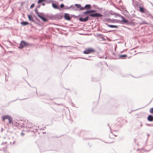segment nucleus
Segmentation results:
<instances>
[{
  "instance_id": "obj_28",
  "label": "nucleus",
  "mask_w": 153,
  "mask_h": 153,
  "mask_svg": "<svg viewBox=\"0 0 153 153\" xmlns=\"http://www.w3.org/2000/svg\"><path fill=\"white\" fill-rule=\"evenodd\" d=\"M112 15H114L115 16H118L120 17V14L119 13H117L116 12H114L113 14H111Z\"/></svg>"
},
{
  "instance_id": "obj_35",
  "label": "nucleus",
  "mask_w": 153,
  "mask_h": 153,
  "mask_svg": "<svg viewBox=\"0 0 153 153\" xmlns=\"http://www.w3.org/2000/svg\"><path fill=\"white\" fill-rule=\"evenodd\" d=\"M35 6V4L34 3L32 4L30 6V8H32Z\"/></svg>"
},
{
  "instance_id": "obj_25",
  "label": "nucleus",
  "mask_w": 153,
  "mask_h": 153,
  "mask_svg": "<svg viewBox=\"0 0 153 153\" xmlns=\"http://www.w3.org/2000/svg\"><path fill=\"white\" fill-rule=\"evenodd\" d=\"M70 9H72V10H74V11H76L78 10L75 8V6L73 5H71L70 6Z\"/></svg>"
},
{
  "instance_id": "obj_59",
  "label": "nucleus",
  "mask_w": 153,
  "mask_h": 153,
  "mask_svg": "<svg viewBox=\"0 0 153 153\" xmlns=\"http://www.w3.org/2000/svg\"><path fill=\"white\" fill-rule=\"evenodd\" d=\"M109 128H110V129H111V128L110 127V126H109Z\"/></svg>"
},
{
  "instance_id": "obj_14",
  "label": "nucleus",
  "mask_w": 153,
  "mask_h": 153,
  "mask_svg": "<svg viewBox=\"0 0 153 153\" xmlns=\"http://www.w3.org/2000/svg\"><path fill=\"white\" fill-rule=\"evenodd\" d=\"M91 7L90 4H86L84 7H82V10L85 9L87 10H90V9L91 8Z\"/></svg>"
},
{
  "instance_id": "obj_64",
  "label": "nucleus",
  "mask_w": 153,
  "mask_h": 153,
  "mask_svg": "<svg viewBox=\"0 0 153 153\" xmlns=\"http://www.w3.org/2000/svg\"><path fill=\"white\" fill-rule=\"evenodd\" d=\"M67 90H70L69 89H67Z\"/></svg>"
},
{
  "instance_id": "obj_44",
  "label": "nucleus",
  "mask_w": 153,
  "mask_h": 153,
  "mask_svg": "<svg viewBox=\"0 0 153 153\" xmlns=\"http://www.w3.org/2000/svg\"><path fill=\"white\" fill-rule=\"evenodd\" d=\"M74 16H75V15L73 14H72L71 15V16H70V17H71L72 18V17H74Z\"/></svg>"
},
{
  "instance_id": "obj_56",
  "label": "nucleus",
  "mask_w": 153,
  "mask_h": 153,
  "mask_svg": "<svg viewBox=\"0 0 153 153\" xmlns=\"http://www.w3.org/2000/svg\"><path fill=\"white\" fill-rule=\"evenodd\" d=\"M43 133H46V132H43Z\"/></svg>"
},
{
  "instance_id": "obj_50",
  "label": "nucleus",
  "mask_w": 153,
  "mask_h": 153,
  "mask_svg": "<svg viewBox=\"0 0 153 153\" xmlns=\"http://www.w3.org/2000/svg\"><path fill=\"white\" fill-rule=\"evenodd\" d=\"M113 12H110V13L111 15H112V14H113Z\"/></svg>"
},
{
  "instance_id": "obj_54",
  "label": "nucleus",
  "mask_w": 153,
  "mask_h": 153,
  "mask_svg": "<svg viewBox=\"0 0 153 153\" xmlns=\"http://www.w3.org/2000/svg\"><path fill=\"white\" fill-rule=\"evenodd\" d=\"M123 77H125L126 75H123Z\"/></svg>"
},
{
  "instance_id": "obj_41",
  "label": "nucleus",
  "mask_w": 153,
  "mask_h": 153,
  "mask_svg": "<svg viewBox=\"0 0 153 153\" xmlns=\"http://www.w3.org/2000/svg\"><path fill=\"white\" fill-rule=\"evenodd\" d=\"M132 16L133 17H135V15L134 14H132Z\"/></svg>"
},
{
  "instance_id": "obj_20",
  "label": "nucleus",
  "mask_w": 153,
  "mask_h": 153,
  "mask_svg": "<svg viewBox=\"0 0 153 153\" xmlns=\"http://www.w3.org/2000/svg\"><path fill=\"white\" fill-rule=\"evenodd\" d=\"M46 18H49L50 19L53 20V14H48L46 15L45 16Z\"/></svg>"
},
{
  "instance_id": "obj_45",
  "label": "nucleus",
  "mask_w": 153,
  "mask_h": 153,
  "mask_svg": "<svg viewBox=\"0 0 153 153\" xmlns=\"http://www.w3.org/2000/svg\"><path fill=\"white\" fill-rule=\"evenodd\" d=\"M33 22L35 24H37V23L34 20V22Z\"/></svg>"
},
{
  "instance_id": "obj_46",
  "label": "nucleus",
  "mask_w": 153,
  "mask_h": 153,
  "mask_svg": "<svg viewBox=\"0 0 153 153\" xmlns=\"http://www.w3.org/2000/svg\"><path fill=\"white\" fill-rule=\"evenodd\" d=\"M42 6H44L45 5V3H42Z\"/></svg>"
},
{
  "instance_id": "obj_4",
  "label": "nucleus",
  "mask_w": 153,
  "mask_h": 153,
  "mask_svg": "<svg viewBox=\"0 0 153 153\" xmlns=\"http://www.w3.org/2000/svg\"><path fill=\"white\" fill-rule=\"evenodd\" d=\"M2 121H4L6 119H7L9 120V123L10 124H11V123H13V118L12 117L10 116L9 115H5L4 116H2Z\"/></svg>"
},
{
  "instance_id": "obj_36",
  "label": "nucleus",
  "mask_w": 153,
  "mask_h": 153,
  "mask_svg": "<svg viewBox=\"0 0 153 153\" xmlns=\"http://www.w3.org/2000/svg\"><path fill=\"white\" fill-rule=\"evenodd\" d=\"M34 17H35L36 19L38 21V22H40L39 19H38L37 17H36L35 15H34Z\"/></svg>"
},
{
  "instance_id": "obj_37",
  "label": "nucleus",
  "mask_w": 153,
  "mask_h": 153,
  "mask_svg": "<svg viewBox=\"0 0 153 153\" xmlns=\"http://www.w3.org/2000/svg\"><path fill=\"white\" fill-rule=\"evenodd\" d=\"M41 5L40 4H38L36 6V8H39L40 7Z\"/></svg>"
},
{
  "instance_id": "obj_6",
  "label": "nucleus",
  "mask_w": 153,
  "mask_h": 153,
  "mask_svg": "<svg viewBox=\"0 0 153 153\" xmlns=\"http://www.w3.org/2000/svg\"><path fill=\"white\" fill-rule=\"evenodd\" d=\"M40 15H39L38 17L40 18L43 22H47L48 21V19L45 16L44 13L42 12L40 13Z\"/></svg>"
},
{
  "instance_id": "obj_51",
  "label": "nucleus",
  "mask_w": 153,
  "mask_h": 153,
  "mask_svg": "<svg viewBox=\"0 0 153 153\" xmlns=\"http://www.w3.org/2000/svg\"><path fill=\"white\" fill-rule=\"evenodd\" d=\"M147 136H148V137H147V139H148V137H149V134H147Z\"/></svg>"
},
{
  "instance_id": "obj_43",
  "label": "nucleus",
  "mask_w": 153,
  "mask_h": 153,
  "mask_svg": "<svg viewBox=\"0 0 153 153\" xmlns=\"http://www.w3.org/2000/svg\"><path fill=\"white\" fill-rule=\"evenodd\" d=\"M7 143L6 142H3V143H2L1 144V145H3L4 144H6V143Z\"/></svg>"
},
{
  "instance_id": "obj_60",
  "label": "nucleus",
  "mask_w": 153,
  "mask_h": 153,
  "mask_svg": "<svg viewBox=\"0 0 153 153\" xmlns=\"http://www.w3.org/2000/svg\"><path fill=\"white\" fill-rule=\"evenodd\" d=\"M123 52V51H122L121 52V53H122Z\"/></svg>"
},
{
  "instance_id": "obj_48",
  "label": "nucleus",
  "mask_w": 153,
  "mask_h": 153,
  "mask_svg": "<svg viewBox=\"0 0 153 153\" xmlns=\"http://www.w3.org/2000/svg\"><path fill=\"white\" fill-rule=\"evenodd\" d=\"M17 100H18V99H16V100H13V101H12V102H14V101H16Z\"/></svg>"
},
{
  "instance_id": "obj_38",
  "label": "nucleus",
  "mask_w": 153,
  "mask_h": 153,
  "mask_svg": "<svg viewBox=\"0 0 153 153\" xmlns=\"http://www.w3.org/2000/svg\"><path fill=\"white\" fill-rule=\"evenodd\" d=\"M142 24H147V25H148L149 24L148 23H147L146 22H143L142 23Z\"/></svg>"
},
{
  "instance_id": "obj_26",
  "label": "nucleus",
  "mask_w": 153,
  "mask_h": 153,
  "mask_svg": "<svg viewBox=\"0 0 153 153\" xmlns=\"http://www.w3.org/2000/svg\"><path fill=\"white\" fill-rule=\"evenodd\" d=\"M35 13L37 14V15L38 17L39 15H40V13H39L38 12V10L37 8H35Z\"/></svg>"
},
{
  "instance_id": "obj_13",
  "label": "nucleus",
  "mask_w": 153,
  "mask_h": 153,
  "mask_svg": "<svg viewBox=\"0 0 153 153\" xmlns=\"http://www.w3.org/2000/svg\"><path fill=\"white\" fill-rule=\"evenodd\" d=\"M28 121V120H26L25 121L24 120H19V122L18 123V126L20 127L21 126H22V124H23V123H25V122H27Z\"/></svg>"
},
{
  "instance_id": "obj_63",
  "label": "nucleus",
  "mask_w": 153,
  "mask_h": 153,
  "mask_svg": "<svg viewBox=\"0 0 153 153\" xmlns=\"http://www.w3.org/2000/svg\"><path fill=\"white\" fill-rule=\"evenodd\" d=\"M36 92L37 93V90L36 89Z\"/></svg>"
},
{
  "instance_id": "obj_31",
  "label": "nucleus",
  "mask_w": 153,
  "mask_h": 153,
  "mask_svg": "<svg viewBox=\"0 0 153 153\" xmlns=\"http://www.w3.org/2000/svg\"><path fill=\"white\" fill-rule=\"evenodd\" d=\"M70 9V6L69 7L67 6H65V7H64L63 10H69Z\"/></svg>"
},
{
  "instance_id": "obj_42",
  "label": "nucleus",
  "mask_w": 153,
  "mask_h": 153,
  "mask_svg": "<svg viewBox=\"0 0 153 153\" xmlns=\"http://www.w3.org/2000/svg\"><path fill=\"white\" fill-rule=\"evenodd\" d=\"M59 46L60 47H67V46Z\"/></svg>"
},
{
  "instance_id": "obj_1",
  "label": "nucleus",
  "mask_w": 153,
  "mask_h": 153,
  "mask_svg": "<svg viewBox=\"0 0 153 153\" xmlns=\"http://www.w3.org/2000/svg\"><path fill=\"white\" fill-rule=\"evenodd\" d=\"M97 10H87L86 11L83 12V15H86L88 14L89 16L93 17H101L102 16V15L98 13H97Z\"/></svg>"
},
{
  "instance_id": "obj_32",
  "label": "nucleus",
  "mask_w": 153,
  "mask_h": 153,
  "mask_svg": "<svg viewBox=\"0 0 153 153\" xmlns=\"http://www.w3.org/2000/svg\"><path fill=\"white\" fill-rule=\"evenodd\" d=\"M45 1L47 2V3L49 4V3H51L52 2H53V0H47V1Z\"/></svg>"
},
{
  "instance_id": "obj_5",
  "label": "nucleus",
  "mask_w": 153,
  "mask_h": 153,
  "mask_svg": "<svg viewBox=\"0 0 153 153\" xmlns=\"http://www.w3.org/2000/svg\"><path fill=\"white\" fill-rule=\"evenodd\" d=\"M94 51L95 50L94 49L91 48H89L86 49L83 51V53L85 54H87L92 53L94 52Z\"/></svg>"
},
{
  "instance_id": "obj_55",
  "label": "nucleus",
  "mask_w": 153,
  "mask_h": 153,
  "mask_svg": "<svg viewBox=\"0 0 153 153\" xmlns=\"http://www.w3.org/2000/svg\"><path fill=\"white\" fill-rule=\"evenodd\" d=\"M27 84L30 86V84L28 83V82H27Z\"/></svg>"
},
{
  "instance_id": "obj_11",
  "label": "nucleus",
  "mask_w": 153,
  "mask_h": 153,
  "mask_svg": "<svg viewBox=\"0 0 153 153\" xmlns=\"http://www.w3.org/2000/svg\"><path fill=\"white\" fill-rule=\"evenodd\" d=\"M89 19V16H87L84 18H83L82 17H80L79 20L81 22H85L88 21Z\"/></svg>"
},
{
  "instance_id": "obj_24",
  "label": "nucleus",
  "mask_w": 153,
  "mask_h": 153,
  "mask_svg": "<svg viewBox=\"0 0 153 153\" xmlns=\"http://www.w3.org/2000/svg\"><path fill=\"white\" fill-rule=\"evenodd\" d=\"M27 122H25V123H23V124H22V126H21L20 127L22 128H23V129L25 130L26 129V126H27L26 125H27Z\"/></svg>"
},
{
  "instance_id": "obj_16",
  "label": "nucleus",
  "mask_w": 153,
  "mask_h": 153,
  "mask_svg": "<svg viewBox=\"0 0 153 153\" xmlns=\"http://www.w3.org/2000/svg\"><path fill=\"white\" fill-rule=\"evenodd\" d=\"M107 20L108 21H109L110 22H115V23H119V20H117V19H111L110 18H108L107 19Z\"/></svg>"
},
{
  "instance_id": "obj_33",
  "label": "nucleus",
  "mask_w": 153,
  "mask_h": 153,
  "mask_svg": "<svg viewBox=\"0 0 153 153\" xmlns=\"http://www.w3.org/2000/svg\"><path fill=\"white\" fill-rule=\"evenodd\" d=\"M149 112L153 114V108H150Z\"/></svg>"
},
{
  "instance_id": "obj_57",
  "label": "nucleus",
  "mask_w": 153,
  "mask_h": 153,
  "mask_svg": "<svg viewBox=\"0 0 153 153\" xmlns=\"http://www.w3.org/2000/svg\"><path fill=\"white\" fill-rule=\"evenodd\" d=\"M105 58V59H107V56H106Z\"/></svg>"
},
{
  "instance_id": "obj_62",
  "label": "nucleus",
  "mask_w": 153,
  "mask_h": 153,
  "mask_svg": "<svg viewBox=\"0 0 153 153\" xmlns=\"http://www.w3.org/2000/svg\"><path fill=\"white\" fill-rule=\"evenodd\" d=\"M149 151H147V152H149Z\"/></svg>"
},
{
  "instance_id": "obj_3",
  "label": "nucleus",
  "mask_w": 153,
  "mask_h": 153,
  "mask_svg": "<svg viewBox=\"0 0 153 153\" xmlns=\"http://www.w3.org/2000/svg\"><path fill=\"white\" fill-rule=\"evenodd\" d=\"M31 45L28 42L24 40H22L19 44V49H22L25 47H27L30 45Z\"/></svg>"
},
{
  "instance_id": "obj_15",
  "label": "nucleus",
  "mask_w": 153,
  "mask_h": 153,
  "mask_svg": "<svg viewBox=\"0 0 153 153\" xmlns=\"http://www.w3.org/2000/svg\"><path fill=\"white\" fill-rule=\"evenodd\" d=\"M139 11L140 12L142 13H146L148 12V11L144 7H142L140 6L139 7Z\"/></svg>"
},
{
  "instance_id": "obj_61",
  "label": "nucleus",
  "mask_w": 153,
  "mask_h": 153,
  "mask_svg": "<svg viewBox=\"0 0 153 153\" xmlns=\"http://www.w3.org/2000/svg\"><path fill=\"white\" fill-rule=\"evenodd\" d=\"M84 59H85V58H84Z\"/></svg>"
},
{
  "instance_id": "obj_17",
  "label": "nucleus",
  "mask_w": 153,
  "mask_h": 153,
  "mask_svg": "<svg viewBox=\"0 0 153 153\" xmlns=\"http://www.w3.org/2000/svg\"><path fill=\"white\" fill-rule=\"evenodd\" d=\"M74 6H76L77 8L79 9L78 10H82V8L83 7L81 6V4H74Z\"/></svg>"
},
{
  "instance_id": "obj_58",
  "label": "nucleus",
  "mask_w": 153,
  "mask_h": 153,
  "mask_svg": "<svg viewBox=\"0 0 153 153\" xmlns=\"http://www.w3.org/2000/svg\"><path fill=\"white\" fill-rule=\"evenodd\" d=\"M108 126H109V124H108Z\"/></svg>"
},
{
  "instance_id": "obj_27",
  "label": "nucleus",
  "mask_w": 153,
  "mask_h": 153,
  "mask_svg": "<svg viewBox=\"0 0 153 153\" xmlns=\"http://www.w3.org/2000/svg\"><path fill=\"white\" fill-rule=\"evenodd\" d=\"M65 5L63 3H62L60 5V6L59 7L60 8L61 10H64L63 9H64V7H65Z\"/></svg>"
},
{
  "instance_id": "obj_47",
  "label": "nucleus",
  "mask_w": 153,
  "mask_h": 153,
  "mask_svg": "<svg viewBox=\"0 0 153 153\" xmlns=\"http://www.w3.org/2000/svg\"><path fill=\"white\" fill-rule=\"evenodd\" d=\"M26 99V98H24V99H19V100H25Z\"/></svg>"
},
{
  "instance_id": "obj_8",
  "label": "nucleus",
  "mask_w": 153,
  "mask_h": 153,
  "mask_svg": "<svg viewBox=\"0 0 153 153\" xmlns=\"http://www.w3.org/2000/svg\"><path fill=\"white\" fill-rule=\"evenodd\" d=\"M27 123V125H26L27 126H26V129H29L30 128H32L33 129V128H37L36 126H34L32 123H30V122L28 123V122Z\"/></svg>"
},
{
  "instance_id": "obj_40",
  "label": "nucleus",
  "mask_w": 153,
  "mask_h": 153,
  "mask_svg": "<svg viewBox=\"0 0 153 153\" xmlns=\"http://www.w3.org/2000/svg\"><path fill=\"white\" fill-rule=\"evenodd\" d=\"M80 16V15H79L78 16H75H75H74V18H76L77 17H79V16Z\"/></svg>"
},
{
  "instance_id": "obj_7",
  "label": "nucleus",
  "mask_w": 153,
  "mask_h": 153,
  "mask_svg": "<svg viewBox=\"0 0 153 153\" xmlns=\"http://www.w3.org/2000/svg\"><path fill=\"white\" fill-rule=\"evenodd\" d=\"M52 7L54 9H58L59 10H61L60 8L58 2H55V3H52Z\"/></svg>"
},
{
  "instance_id": "obj_2",
  "label": "nucleus",
  "mask_w": 153,
  "mask_h": 153,
  "mask_svg": "<svg viewBox=\"0 0 153 153\" xmlns=\"http://www.w3.org/2000/svg\"><path fill=\"white\" fill-rule=\"evenodd\" d=\"M63 17V13H59L55 15H53V20L61 19Z\"/></svg>"
},
{
  "instance_id": "obj_10",
  "label": "nucleus",
  "mask_w": 153,
  "mask_h": 153,
  "mask_svg": "<svg viewBox=\"0 0 153 153\" xmlns=\"http://www.w3.org/2000/svg\"><path fill=\"white\" fill-rule=\"evenodd\" d=\"M63 17L65 20L68 21H70L71 19V17H70L69 14L68 13H64V15H63Z\"/></svg>"
},
{
  "instance_id": "obj_9",
  "label": "nucleus",
  "mask_w": 153,
  "mask_h": 153,
  "mask_svg": "<svg viewBox=\"0 0 153 153\" xmlns=\"http://www.w3.org/2000/svg\"><path fill=\"white\" fill-rule=\"evenodd\" d=\"M120 17H121L122 20H119V23H121V22H123L125 24H128V19H125V18L124 16H121V15L120 16Z\"/></svg>"
},
{
  "instance_id": "obj_30",
  "label": "nucleus",
  "mask_w": 153,
  "mask_h": 153,
  "mask_svg": "<svg viewBox=\"0 0 153 153\" xmlns=\"http://www.w3.org/2000/svg\"><path fill=\"white\" fill-rule=\"evenodd\" d=\"M19 120L18 121L17 120V121H13V123H11V124H14L15 125H16L17 126H18V125H18V123H19Z\"/></svg>"
},
{
  "instance_id": "obj_21",
  "label": "nucleus",
  "mask_w": 153,
  "mask_h": 153,
  "mask_svg": "<svg viewBox=\"0 0 153 153\" xmlns=\"http://www.w3.org/2000/svg\"><path fill=\"white\" fill-rule=\"evenodd\" d=\"M20 24L23 26L27 25H29V23L27 21H22L20 22Z\"/></svg>"
},
{
  "instance_id": "obj_52",
  "label": "nucleus",
  "mask_w": 153,
  "mask_h": 153,
  "mask_svg": "<svg viewBox=\"0 0 153 153\" xmlns=\"http://www.w3.org/2000/svg\"><path fill=\"white\" fill-rule=\"evenodd\" d=\"M93 78H91V81H93L94 80H93Z\"/></svg>"
},
{
  "instance_id": "obj_34",
  "label": "nucleus",
  "mask_w": 153,
  "mask_h": 153,
  "mask_svg": "<svg viewBox=\"0 0 153 153\" xmlns=\"http://www.w3.org/2000/svg\"><path fill=\"white\" fill-rule=\"evenodd\" d=\"M2 149L4 152H5V153H7V150L6 149V148H2Z\"/></svg>"
},
{
  "instance_id": "obj_29",
  "label": "nucleus",
  "mask_w": 153,
  "mask_h": 153,
  "mask_svg": "<svg viewBox=\"0 0 153 153\" xmlns=\"http://www.w3.org/2000/svg\"><path fill=\"white\" fill-rule=\"evenodd\" d=\"M47 0H38V4L41 3L43 1H45Z\"/></svg>"
},
{
  "instance_id": "obj_39",
  "label": "nucleus",
  "mask_w": 153,
  "mask_h": 153,
  "mask_svg": "<svg viewBox=\"0 0 153 153\" xmlns=\"http://www.w3.org/2000/svg\"><path fill=\"white\" fill-rule=\"evenodd\" d=\"M24 134H25L23 132H22L20 134L22 136H23L24 135Z\"/></svg>"
},
{
  "instance_id": "obj_53",
  "label": "nucleus",
  "mask_w": 153,
  "mask_h": 153,
  "mask_svg": "<svg viewBox=\"0 0 153 153\" xmlns=\"http://www.w3.org/2000/svg\"><path fill=\"white\" fill-rule=\"evenodd\" d=\"M140 126H142V123H141Z\"/></svg>"
},
{
  "instance_id": "obj_22",
  "label": "nucleus",
  "mask_w": 153,
  "mask_h": 153,
  "mask_svg": "<svg viewBox=\"0 0 153 153\" xmlns=\"http://www.w3.org/2000/svg\"><path fill=\"white\" fill-rule=\"evenodd\" d=\"M28 18L29 21L31 22H34V20L33 19V17L32 15H28Z\"/></svg>"
},
{
  "instance_id": "obj_49",
  "label": "nucleus",
  "mask_w": 153,
  "mask_h": 153,
  "mask_svg": "<svg viewBox=\"0 0 153 153\" xmlns=\"http://www.w3.org/2000/svg\"><path fill=\"white\" fill-rule=\"evenodd\" d=\"M146 125L147 126H151V124H146Z\"/></svg>"
},
{
  "instance_id": "obj_19",
  "label": "nucleus",
  "mask_w": 153,
  "mask_h": 153,
  "mask_svg": "<svg viewBox=\"0 0 153 153\" xmlns=\"http://www.w3.org/2000/svg\"><path fill=\"white\" fill-rule=\"evenodd\" d=\"M147 120L150 122L153 121V116L151 114L148 115L147 117Z\"/></svg>"
},
{
  "instance_id": "obj_12",
  "label": "nucleus",
  "mask_w": 153,
  "mask_h": 153,
  "mask_svg": "<svg viewBox=\"0 0 153 153\" xmlns=\"http://www.w3.org/2000/svg\"><path fill=\"white\" fill-rule=\"evenodd\" d=\"M38 129L36 128H33V129L32 128H30L29 129H27L25 130V131L27 132H33L34 133H36L37 132Z\"/></svg>"
},
{
  "instance_id": "obj_23",
  "label": "nucleus",
  "mask_w": 153,
  "mask_h": 153,
  "mask_svg": "<svg viewBox=\"0 0 153 153\" xmlns=\"http://www.w3.org/2000/svg\"><path fill=\"white\" fill-rule=\"evenodd\" d=\"M127 57V55L126 54L120 55L119 56L120 58L122 59H125Z\"/></svg>"
},
{
  "instance_id": "obj_18",
  "label": "nucleus",
  "mask_w": 153,
  "mask_h": 153,
  "mask_svg": "<svg viewBox=\"0 0 153 153\" xmlns=\"http://www.w3.org/2000/svg\"><path fill=\"white\" fill-rule=\"evenodd\" d=\"M105 25L108 27L111 28H118V26L117 25H109L107 23H106Z\"/></svg>"
}]
</instances>
